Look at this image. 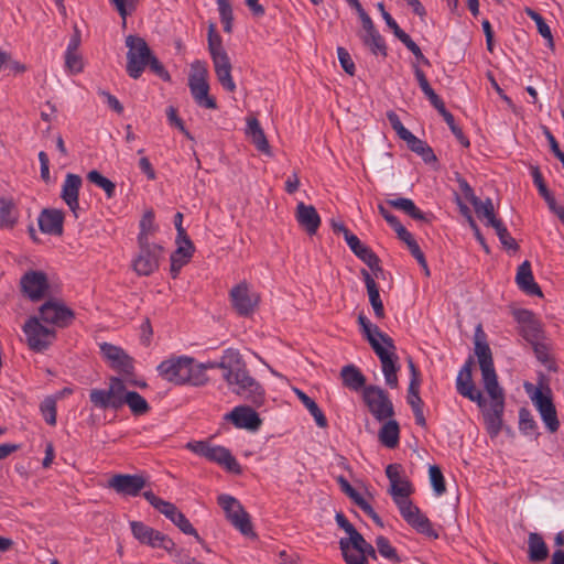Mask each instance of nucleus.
<instances>
[{
	"label": "nucleus",
	"mask_w": 564,
	"mask_h": 564,
	"mask_svg": "<svg viewBox=\"0 0 564 564\" xmlns=\"http://www.w3.org/2000/svg\"><path fill=\"white\" fill-rule=\"evenodd\" d=\"M480 336L484 338L485 334L482 333L481 327L478 326L475 336V354L478 358L484 388L491 400L489 409H487L486 404L481 410L487 432L494 438L500 433L502 427L505 393L498 382L491 349L486 341L480 340Z\"/></svg>",
	"instance_id": "obj_1"
},
{
	"label": "nucleus",
	"mask_w": 564,
	"mask_h": 564,
	"mask_svg": "<svg viewBox=\"0 0 564 564\" xmlns=\"http://www.w3.org/2000/svg\"><path fill=\"white\" fill-rule=\"evenodd\" d=\"M124 42L128 48L126 69L131 78H140L144 69L149 67L162 80L171 82L170 73L154 55L143 37L130 34L126 37Z\"/></svg>",
	"instance_id": "obj_2"
},
{
	"label": "nucleus",
	"mask_w": 564,
	"mask_h": 564,
	"mask_svg": "<svg viewBox=\"0 0 564 564\" xmlns=\"http://www.w3.org/2000/svg\"><path fill=\"white\" fill-rule=\"evenodd\" d=\"M389 494L409 525L429 538H438V533L433 529L429 518L409 499L412 494V485L408 479L402 478L398 482L391 484Z\"/></svg>",
	"instance_id": "obj_3"
},
{
	"label": "nucleus",
	"mask_w": 564,
	"mask_h": 564,
	"mask_svg": "<svg viewBox=\"0 0 564 564\" xmlns=\"http://www.w3.org/2000/svg\"><path fill=\"white\" fill-rule=\"evenodd\" d=\"M158 371L162 378L175 384H192L200 387L207 383L208 377L202 367H195L194 359L186 356L170 358L162 361Z\"/></svg>",
	"instance_id": "obj_4"
},
{
	"label": "nucleus",
	"mask_w": 564,
	"mask_h": 564,
	"mask_svg": "<svg viewBox=\"0 0 564 564\" xmlns=\"http://www.w3.org/2000/svg\"><path fill=\"white\" fill-rule=\"evenodd\" d=\"M208 52L212 57L214 70L219 84L229 93L236 90V84L231 76L232 65L228 53L223 45V39L217 32L216 24H208L207 33Z\"/></svg>",
	"instance_id": "obj_5"
},
{
	"label": "nucleus",
	"mask_w": 564,
	"mask_h": 564,
	"mask_svg": "<svg viewBox=\"0 0 564 564\" xmlns=\"http://www.w3.org/2000/svg\"><path fill=\"white\" fill-rule=\"evenodd\" d=\"M208 69L204 61H194L191 64L188 76V87L195 102L206 109H216V99L209 95V84L207 82Z\"/></svg>",
	"instance_id": "obj_6"
},
{
	"label": "nucleus",
	"mask_w": 564,
	"mask_h": 564,
	"mask_svg": "<svg viewBox=\"0 0 564 564\" xmlns=\"http://www.w3.org/2000/svg\"><path fill=\"white\" fill-rule=\"evenodd\" d=\"M232 392L256 406L264 402V390L261 384L250 376L247 368L234 373L229 379H225Z\"/></svg>",
	"instance_id": "obj_7"
},
{
	"label": "nucleus",
	"mask_w": 564,
	"mask_h": 564,
	"mask_svg": "<svg viewBox=\"0 0 564 564\" xmlns=\"http://www.w3.org/2000/svg\"><path fill=\"white\" fill-rule=\"evenodd\" d=\"M218 503L224 509L227 520L243 535L256 536L249 513L232 496L220 495Z\"/></svg>",
	"instance_id": "obj_8"
},
{
	"label": "nucleus",
	"mask_w": 564,
	"mask_h": 564,
	"mask_svg": "<svg viewBox=\"0 0 564 564\" xmlns=\"http://www.w3.org/2000/svg\"><path fill=\"white\" fill-rule=\"evenodd\" d=\"M41 322L37 316H31L23 325L26 344L35 352L46 350L56 338L55 329L44 326Z\"/></svg>",
	"instance_id": "obj_9"
},
{
	"label": "nucleus",
	"mask_w": 564,
	"mask_h": 564,
	"mask_svg": "<svg viewBox=\"0 0 564 564\" xmlns=\"http://www.w3.org/2000/svg\"><path fill=\"white\" fill-rule=\"evenodd\" d=\"M124 382L118 377L109 379L108 389H91L89 400L95 408L107 410H119L122 408V394L124 392Z\"/></svg>",
	"instance_id": "obj_10"
},
{
	"label": "nucleus",
	"mask_w": 564,
	"mask_h": 564,
	"mask_svg": "<svg viewBox=\"0 0 564 564\" xmlns=\"http://www.w3.org/2000/svg\"><path fill=\"white\" fill-rule=\"evenodd\" d=\"M362 398L369 412L377 421L382 422L394 415L393 404L388 392L382 388L378 386L365 387Z\"/></svg>",
	"instance_id": "obj_11"
},
{
	"label": "nucleus",
	"mask_w": 564,
	"mask_h": 564,
	"mask_svg": "<svg viewBox=\"0 0 564 564\" xmlns=\"http://www.w3.org/2000/svg\"><path fill=\"white\" fill-rule=\"evenodd\" d=\"M138 245L139 253L132 262V268L138 275L149 276L160 267L163 247L154 242Z\"/></svg>",
	"instance_id": "obj_12"
},
{
	"label": "nucleus",
	"mask_w": 564,
	"mask_h": 564,
	"mask_svg": "<svg viewBox=\"0 0 564 564\" xmlns=\"http://www.w3.org/2000/svg\"><path fill=\"white\" fill-rule=\"evenodd\" d=\"M473 366L474 359L473 357H469L458 372L456 378V389L460 395L469 399L473 402H476L477 405L482 409L486 405V399L484 398L482 392L477 389L473 381Z\"/></svg>",
	"instance_id": "obj_13"
},
{
	"label": "nucleus",
	"mask_w": 564,
	"mask_h": 564,
	"mask_svg": "<svg viewBox=\"0 0 564 564\" xmlns=\"http://www.w3.org/2000/svg\"><path fill=\"white\" fill-rule=\"evenodd\" d=\"M37 317L46 324L64 328L73 322L75 314L63 303L55 300H48L40 307Z\"/></svg>",
	"instance_id": "obj_14"
},
{
	"label": "nucleus",
	"mask_w": 564,
	"mask_h": 564,
	"mask_svg": "<svg viewBox=\"0 0 564 564\" xmlns=\"http://www.w3.org/2000/svg\"><path fill=\"white\" fill-rule=\"evenodd\" d=\"M232 307L240 316H249L257 308L260 295L250 291L246 281L234 286L229 293Z\"/></svg>",
	"instance_id": "obj_15"
},
{
	"label": "nucleus",
	"mask_w": 564,
	"mask_h": 564,
	"mask_svg": "<svg viewBox=\"0 0 564 564\" xmlns=\"http://www.w3.org/2000/svg\"><path fill=\"white\" fill-rule=\"evenodd\" d=\"M147 479L142 475L116 474L108 480V487L123 496H138L145 487Z\"/></svg>",
	"instance_id": "obj_16"
},
{
	"label": "nucleus",
	"mask_w": 564,
	"mask_h": 564,
	"mask_svg": "<svg viewBox=\"0 0 564 564\" xmlns=\"http://www.w3.org/2000/svg\"><path fill=\"white\" fill-rule=\"evenodd\" d=\"M104 357L110 362L111 368L129 376L133 373V359L120 347L109 343L100 345Z\"/></svg>",
	"instance_id": "obj_17"
},
{
	"label": "nucleus",
	"mask_w": 564,
	"mask_h": 564,
	"mask_svg": "<svg viewBox=\"0 0 564 564\" xmlns=\"http://www.w3.org/2000/svg\"><path fill=\"white\" fill-rule=\"evenodd\" d=\"M226 419L231 421L236 427L249 431H257L262 424L258 413L248 405L236 406L226 415Z\"/></svg>",
	"instance_id": "obj_18"
},
{
	"label": "nucleus",
	"mask_w": 564,
	"mask_h": 564,
	"mask_svg": "<svg viewBox=\"0 0 564 564\" xmlns=\"http://www.w3.org/2000/svg\"><path fill=\"white\" fill-rule=\"evenodd\" d=\"M21 286L32 301H39L48 288L46 274L41 271H30L22 276Z\"/></svg>",
	"instance_id": "obj_19"
},
{
	"label": "nucleus",
	"mask_w": 564,
	"mask_h": 564,
	"mask_svg": "<svg viewBox=\"0 0 564 564\" xmlns=\"http://www.w3.org/2000/svg\"><path fill=\"white\" fill-rule=\"evenodd\" d=\"M82 184L83 180L79 175L68 173L65 176L61 193L62 199L69 207L76 218L78 217L77 213L79 210L78 196Z\"/></svg>",
	"instance_id": "obj_20"
},
{
	"label": "nucleus",
	"mask_w": 564,
	"mask_h": 564,
	"mask_svg": "<svg viewBox=\"0 0 564 564\" xmlns=\"http://www.w3.org/2000/svg\"><path fill=\"white\" fill-rule=\"evenodd\" d=\"M295 219L299 226L310 236L317 232L321 226V217L313 205L300 202L295 209Z\"/></svg>",
	"instance_id": "obj_21"
},
{
	"label": "nucleus",
	"mask_w": 564,
	"mask_h": 564,
	"mask_svg": "<svg viewBox=\"0 0 564 564\" xmlns=\"http://www.w3.org/2000/svg\"><path fill=\"white\" fill-rule=\"evenodd\" d=\"M176 243L177 248L171 254L170 272L173 279L177 278L181 269L189 262L195 251V247L189 238L176 239Z\"/></svg>",
	"instance_id": "obj_22"
},
{
	"label": "nucleus",
	"mask_w": 564,
	"mask_h": 564,
	"mask_svg": "<svg viewBox=\"0 0 564 564\" xmlns=\"http://www.w3.org/2000/svg\"><path fill=\"white\" fill-rule=\"evenodd\" d=\"M64 213L59 209H43L39 216L42 232L61 236L63 234Z\"/></svg>",
	"instance_id": "obj_23"
},
{
	"label": "nucleus",
	"mask_w": 564,
	"mask_h": 564,
	"mask_svg": "<svg viewBox=\"0 0 564 564\" xmlns=\"http://www.w3.org/2000/svg\"><path fill=\"white\" fill-rule=\"evenodd\" d=\"M208 460L217 463L225 467L228 471L240 475L242 468L237 459L231 455L230 451L223 446L209 445L206 457Z\"/></svg>",
	"instance_id": "obj_24"
},
{
	"label": "nucleus",
	"mask_w": 564,
	"mask_h": 564,
	"mask_svg": "<svg viewBox=\"0 0 564 564\" xmlns=\"http://www.w3.org/2000/svg\"><path fill=\"white\" fill-rule=\"evenodd\" d=\"M217 367L224 370V379H229L234 373L247 368L240 352L232 348L224 351L220 361L217 362Z\"/></svg>",
	"instance_id": "obj_25"
},
{
	"label": "nucleus",
	"mask_w": 564,
	"mask_h": 564,
	"mask_svg": "<svg viewBox=\"0 0 564 564\" xmlns=\"http://www.w3.org/2000/svg\"><path fill=\"white\" fill-rule=\"evenodd\" d=\"M360 273L366 284L369 302L371 307L373 308L375 316L378 319L384 318V306L380 297L379 286L376 283L375 278L366 269H361Z\"/></svg>",
	"instance_id": "obj_26"
},
{
	"label": "nucleus",
	"mask_w": 564,
	"mask_h": 564,
	"mask_svg": "<svg viewBox=\"0 0 564 564\" xmlns=\"http://www.w3.org/2000/svg\"><path fill=\"white\" fill-rule=\"evenodd\" d=\"M246 134L250 138L258 151L268 156H272L271 147L257 118L248 119Z\"/></svg>",
	"instance_id": "obj_27"
},
{
	"label": "nucleus",
	"mask_w": 564,
	"mask_h": 564,
	"mask_svg": "<svg viewBox=\"0 0 564 564\" xmlns=\"http://www.w3.org/2000/svg\"><path fill=\"white\" fill-rule=\"evenodd\" d=\"M516 281L519 289L527 293L528 295L543 296L540 286L535 283L533 279L531 263L528 260H525L523 263L519 265Z\"/></svg>",
	"instance_id": "obj_28"
},
{
	"label": "nucleus",
	"mask_w": 564,
	"mask_h": 564,
	"mask_svg": "<svg viewBox=\"0 0 564 564\" xmlns=\"http://www.w3.org/2000/svg\"><path fill=\"white\" fill-rule=\"evenodd\" d=\"M358 324L369 344H371V340L380 339L383 344L394 348L393 339L386 333H382L379 327L372 324L362 313L358 315Z\"/></svg>",
	"instance_id": "obj_29"
},
{
	"label": "nucleus",
	"mask_w": 564,
	"mask_h": 564,
	"mask_svg": "<svg viewBox=\"0 0 564 564\" xmlns=\"http://www.w3.org/2000/svg\"><path fill=\"white\" fill-rule=\"evenodd\" d=\"M130 527H131L133 536L139 542L150 545L152 547H156L158 536L160 534V531H156L153 528H151L140 521H132L130 523Z\"/></svg>",
	"instance_id": "obj_30"
},
{
	"label": "nucleus",
	"mask_w": 564,
	"mask_h": 564,
	"mask_svg": "<svg viewBox=\"0 0 564 564\" xmlns=\"http://www.w3.org/2000/svg\"><path fill=\"white\" fill-rule=\"evenodd\" d=\"M379 441L388 448H394L399 444L400 426L395 420L388 419L379 430Z\"/></svg>",
	"instance_id": "obj_31"
},
{
	"label": "nucleus",
	"mask_w": 564,
	"mask_h": 564,
	"mask_svg": "<svg viewBox=\"0 0 564 564\" xmlns=\"http://www.w3.org/2000/svg\"><path fill=\"white\" fill-rule=\"evenodd\" d=\"M368 542L365 540L361 533L357 530L350 534L348 538H341L339 540V549L341 551L343 557L345 558V553L347 555H356L360 554L362 550L368 546Z\"/></svg>",
	"instance_id": "obj_32"
},
{
	"label": "nucleus",
	"mask_w": 564,
	"mask_h": 564,
	"mask_svg": "<svg viewBox=\"0 0 564 564\" xmlns=\"http://www.w3.org/2000/svg\"><path fill=\"white\" fill-rule=\"evenodd\" d=\"M340 377L343 379V384L350 390L358 391L359 389H365L366 378L361 373V371L354 365H347L341 368Z\"/></svg>",
	"instance_id": "obj_33"
},
{
	"label": "nucleus",
	"mask_w": 564,
	"mask_h": 564,
	"mask_svg": "<svg viewBox=\"0 0 564 564\" xmlns=\"http://www.w3.org/2000/svg\"><path fill=\"white\" fill-rule=\"evenodd\" d=\"M413 69H414V75L417 79V83H419L422 91L429 98V100L433 105V107L440 112L441 109L445 108L444 101L438 97V95L430 86L424 72L416 64H413Z\"/></svg>",
	"instance_id": "obj_34"
},
{
	"label": "nucleus",
	"mask_w": 564,
	"mask_h": 564,
	"mask_svg": "<svg viewBox=\"0 0 564 564\" xmlns=\"http://www.w3.org/2000/svg\"><path fill=\"white\" fill-rule=\"evenodd\" d=\"M121 402L122 406L127 404L134 415H143L150 410L148 401L140 393L127 391L126 387Z\"/></svg>",
	"instance_id": "obj_35"
},
{
	"label": "nucleus",
	"mask_w": 564,
	"mask_h": 564,
	"mask_svg": "<svg viewBox=\"0 0 564 564\" xmlns=\"http://www.w3.org/2000/svg\"><path fill=\"white\" fill-rule=\"evenodd\" d=\"M142 496L154 509L164 514L171 521L180 512L174 503L159 498L151 490L143 491Z\"/></svg>",
	"instance_id": "obj_36"
},
{
	"label": "nucleus",
	"mask_w": 564,
	"mask_h": 564,
	"mask_svg": "<svg viewBox=\"0 0 564 564\" xmlns=\"http://www.w3.org/2000/svg\"><path fill=\"white\" fill-rule=\"evenodd\" d=\"M404 142H406L408 148L420 155L425 163H435L437 161L433 149L413 133Z\"/></svg>",
	"instance_id": "obj_37"
},
{
	"label": "nucleus",
	"mask_w": 564,
	"mask_h": 564,
	"mask_svg": "<svg viewBox=\"0 0 564 564\" xmlns=\"http://www.w3.org/2000/svg\"><path fill=\"white\" fill-rule=\"evenodd\" d=\"M354 254L369 267L375 278L383 274L379 257L369 247L362 243L354 251Z\"/></svg>",
	"instance_id": "obj_38"
},
{
	"label": "nucleus",
	"mask_w": 564,
	"mask_h": 564,
	"mask_svg": "<svg viewBox=\"0 0 564 564\" xmlns=\"http://www.w3.org/2000/svg\"><path fill=\"white\" fill-rule=\"evenodd\" d=\"M294 392L301 400V402L304 404V406L308 410L311 415L314 417L316 424L322 429L326 427L327 419L324 415L323 411L317 405V403L312 398H310L305 392L297 388H294Z\"/></svg>",
	"instance_id": "obj_39"
},
{
	"label": "nucleus",
	"mask_w": 564,
	"mask_h": 564,
	"mask_svg": "<svg viewBox=\"0 0 564 564\" xmlns=\"http://www.w3.org/2000/svg\"><path fill=\"white\" fill-rule=\"evenodd\" d=\"M549 555V549L539 533L529 534V558L531 562H542Z\"/></svg>",
	"instance_id": "obj_40"
},
{
	"label": "nucleus",
	"mask_w": 564,
	"mask_h": 564,
	"mask_svg": "<svg viewBox=\"0 0 564 564\" xmlns=\"http://www.w3.org/2000/svg\"><path fill=\"white\" fill-rule=\"evenodd\" d=\"M359 36L364 45L367 46L372 54L383 57L388 55L386 42L378 30L371 33H359Z\"/></svg>",
	"instance_id": "obj_41"
},
{
	"label": "nucleus",
	"mask_w": 564,
	"mask_h": 564,
	"mask_svg": "<svg viewBox=\"0 0 564 564\" xmlns=\"http://www.w3.org/2000/svg\"><path fill=\"white\" fill-rule=\"evenodd\" d=\"M478 218L486 219V226H495L497 223L501 221L498 219L495 214L494 204L490 198L486 200H480L477 198V203H471Z\"/></svg>",
	"instance_id": "obj_42"
},
{
	"label": "nucleus",
	"mask_w": 564,
	"mask_h": 564,
	"mask_svg": "<svg viewBox=\"0 0 564 564\" xmlns=\"http://www.w3.org/2000/svg\"><path fill=\"white\" fill-rule=\"evenodd\" d=\"M387 203L395 208L404 212L406 215L416 220H426L425 215L415 206L412 199L399 197L393 199H388Z\"/></svg>",
	"instance_id": "obj_43"
},
{
	"label": "nucleus",
	"mask_w": 564,
	"mask_h": 564,
	"mask_svg": "<svg viewBox=\"0 0 564 564\" xmlns=\"http://www.w3.org/2000/svg\"><path fill=\"white\" fill-rule=\"evenodd\" d=\"M17 220L18 212L13 200L0 198V227L12 228Z\"/></svg>",
	"instance_id": "obj_44"
},
{
	"label": "nucleus",
	"mask_w": 564,
	"mask_h": 564,
	"mask_svg": "<svg viewBox=\"0 0 564 564\" xmlns=\"http://www.w3.org/2000/svg\"><path fill=\"white\" fill-rule=\"evenodd\" d=\"M419 389H420V387H415L414 389H411V387H409L408 402L413 410L416 424H419L422 427H425L426 420H425V416L423 413V401L420 397Z\"/></svg>",
	"instance_id": "obj_45"
},
{
	"label": "nucleus",
	"mask_w": 564,
	"mask_h": 564,
	"mask_svg": "<svg viewBox=\"0 0 564 564\" xmlns=\"http://www.w3.org/2000/svg\"><path fill=\"white\" fill-rule=\"evenodd\" d=\"M156 231V226L154 224V213L152 210H147L141 220H140V232L138 236V243H147L150 241V236Z\"/></svg>",
	"instance_id": "obj_46"
},
{
	"label": "nucleus",
	"mask_w": 564,
	"mask_h": 564,
	"mask_svg": "<svg viewBox=\"0 0 564 564\" xmlns=\"http://www.w3.org/2000/svg\"><path fill=\"white\" fill-rule=\"evenodd\" d=\"M87 180L95 184L96 186L102 188L107 195L108 198H112L115 196L116 192V184L104 176L101 173H99L96 170L90 171L87 174Z\"/></svg>",
	"instance_id": "obj_47"
},
{
	"label": "nucleus",
	"mask_w": 564,
	"mask_h": 564,
	"mask_svg": "<svg viewBox=\"0 0 564 564\" xmlns=\"http://www.w3.org/2000/svg\"><path fill=\"white\" fill-rule=\"evenodd\" d=\"M376 546L378 553L384 557L386 560L390 561L391 563L398 564L401 562L400 556L398 555L397 550L391 545L390 541L380 535L376 539Z\"/></svg>",
	"instance_id": "obj_48"
},
{
	"label": "nucleus",
	"mask_w": 564,
	"mask_h": 564,
	"mask_svg": "<svg viewBox=\"0 0 564 564\" xmlns=\"http://www.w3.org/2000/svg\"><path fill=\"white\" fill-rule=\"evenodd\" d=\"M369 345L380 359L381 366L390 362L393 359H398V356L395 355V346L394 348H391L388 345L383 344L380 339L371 340V344Z\"/></svg>",
	"instance_id": "obj_49"
},
{
	"label": "nucleus",
	"mask_w": 564,
	"mask_h": 564,
	"mask_svg": "<svg viewBox=\"0 0 564 564\" xmlns=\"http://www.w3.org/2000/svg\"><path fill=\"white\" fill-rule=\"evenodd\" d=\"M531 400L540 413L549 411L555 406L553 404L551 390L549 387H546L545 392L539 388L535 389L534 393L531 395Z\"/></svg>",
	"instance_id": "obj_50"
},
{
	"label": "nucleus",
	"mask_w": 564,
	"mask_h": 564,
	"mask_svg": "<svg viewBox=\"0 0 564 564\" xmlns=\"http://www.w3.org/2000/svg\"><path fill=\"white\" fill-rule=\"evenodd\" d=\"M438 113L443 117L445 122L448 124L451 131L456 137V139L459 141V143L463 147L468 148L470 144L469 140L465 137L463 130L455 123L454 116L446 108L441 109V111Z\"/></svg>",
	"instance_id": "obj_51"
},
{
	"label": "nucleus",
	"mask_w": 564,
	"mask_h": 564,
	"mask_svg": "<svg viewBox=\"0 0 564 564\" xmlns=\"http://www.w3.org/2000/svg\"><path fill=\"white\" fill-rule=\"evenodd\" d=\"M532 345L536 359L543 364L549 370H556L555 364L550 355V349L544 343L535 341Z\"/></svg>",
	"instance_id": "obj_52"
},
{
	"label": "nucleus",
	"mask_w": 564,
	"mask_h": 564,
	"mask_svg": "<svg viewBox=\"0 0 564 564\" xmlns=\"http://www.w3.org/2000/svg\"><path fill=\"white\" fill-rule=\"evenodd\" d=\"M520 333L523 336V338L530 344L539 341L542 336L541 324L535 318L530 324H525L522 327H520Z\"/></svg>",
	"instance_id": "obj_53"
},
{
	"label": "nucleus",
	"mask_w": 564,
	"mask_h": 564,
	"mask_svg": "<svg viewBox=\"0 0 564 564\" xmlns=\"http://www.w3.org/2000/svg\"><path fill=\"white\" fill-rule=\"evenodd\" d=\"M492 228H495L500 242L502 243V246L506 249L513 250V251L519 250V245L511 237V235L509 234L508 229L506 228V226L503 225L502 221L497 223L495 226H492Z\"/></svg>",
	"instance_id": "obj_54"
},
{
	"label": "nucleus",
	"mask_w": 564,
	"mask_h": 564,
	"mask_svg": "<svg viewBox=\"0 0 564 564\" xmlns=\"http://www.w3.org/2000/svg\"><path fill=\"white\" fill-rule=\"evenodd\" d=\"M116 7L119 15L122 18L123 25H126L127 17L132 14L140 2V0H110Z\"/></svg>",
	"instance_id": "obj_55"
},
{
	"label": "nucleus",
	"mask_w": 564,
	"mask_h": 564,
	"mask_svg": "<svg viewBox=\"0 0 564 564\" xmlns=\"http://www.w3.org/2000/svg\"><path fill=\"white\" fill-rule=\"evenodd\" d=\"M40 410L47 424L52 426L56 424V401L54 398H45L41 403Z\"/></svg>",
	"instance_id": "obj_56"
},
{
	"label": "nucleus",
	"mask_w": 564,
	"mask_h": 564,
	"mask_svg": "<svg viewBox=\"0 0 564 564\" xmlns=\"http://www.w3.org/2000/svg\"><path fill=\"white\" fill-rule=\"evenodd\" d=\"M368 557L373 560L377 558V551L370 543L362 550L360 554L347 555L345 553V562L347 564H368Z\"/></svg>",
	"instance_id": "obj_57"
},
{
	"label": "nucleus",
	"mask_w": 564,
	"mask_h": 564,
	"mask_svg": "<svg viewBox=\"0 0 564 564\" xmlns=\"http://www.w3.org/2000/svg\"><path fill=\"white\" fill-rule=\"evenodd\" d=\"M172 522L185 534L193 535L198 542H203L196 529L192 525L183 512H178Z\"/></svg>",
	"instance_id": "obj_58"
},
{
	"label": "nucleus",
	"mask_w": 564,
	"mask_h": 564,
	"mask_svg": "<svg viewBox=\"0 0 564 564\" xmlns=\"http://www.w3.org/2000/svg\"><path fill=\"white\" fill-rule=\"evenodd\" d=\"M397 362H398V359H393L390 362L381 366L382 372L384 375L386 383L392 389L398 388V384H399V380H398V376H397L399 366Z\"/></svg>",
	"instance_id": "obj_59"
},
{
	"label": "nucleus",
	"mask_w": 564,
	"mask_h": 564,
	"mask_svg": "<svg viewBox=\"0 0 564 564\" xmlns=\"http://www.w3.org/2000/svg\"><path fill=\"white\" fill-rule=\"evenodd\" d=\"M65 67L72 74H78L84 68L83 57L78 52H66Z\"/></svg>",
	"instance_id": "obj_60"
},
{
	"label": "nucleus",
	"mask_w": 564,
	"mask_h": 564,
	"mask_svg": "<svg viewBox=\"0 0 564 564\" xmlns=\"http://www.w3.org/2000/svg\"><path fill=\"white\" fill-rule=\"evenodd\" d=\"M519 429L523 433H530L536 429V422L527 408H521L519 411Z\"/></svg>",
	"instance_id": "obj_61"
},
{
	"label": "nucleus",
	"mask_w": 564,
	"mask_h": 564,
	"mask_svg": "<svg viewBox=\"0 0 564 564\" xmlns=\"http://www.w3.org/2000/svg\"><path fill=\"white\" fill-rule=\"evenodd\" d=\"M387 118L392 127V129L395 131V133L398 134V137L405 141L408 138H410V135L412 134V132H410L401 122L399 116L390 110L387 112Z\"/></svg>",
	"instance_id": "obj_62"
},
{
	"label": "nucleus",
	"mask_w": 564,
	"mask_h": 564,
	"mask_svg": "<svg viewBox=\"0 0 564 564\" xmlns=\"http://www.w3.org/2000/svg\"><path fill=\"white\" fill-rule=\"evenodd\" d=\"M430 479H431V484H432V487L434 489V491L441 496L445 492L446 488H445V480H444V477H443V474L440 469V467L437 466H431L430 467Z\"/></svg>",
	"instance_id": "obj_63"
},
{
	"label": "nucleus",
	"mask_w": 564,
	"mask_h": 564,
	"mask_svg": "<svg viewBox=\"0 0 564 564\" xmlns=\"http://www.w3.org/2000/svg\"><path fill=\"white\" fill-rule=\"evenodd\" d=\"M337 55H338L339 63H340L341 67L344 68V70L348 75L352 76L355 74L356 68H355V63L350 57V54L347 52L346 48L338 47Z\"/></svg>",
	"instance_id": "obj_64"
}]
</instances>
